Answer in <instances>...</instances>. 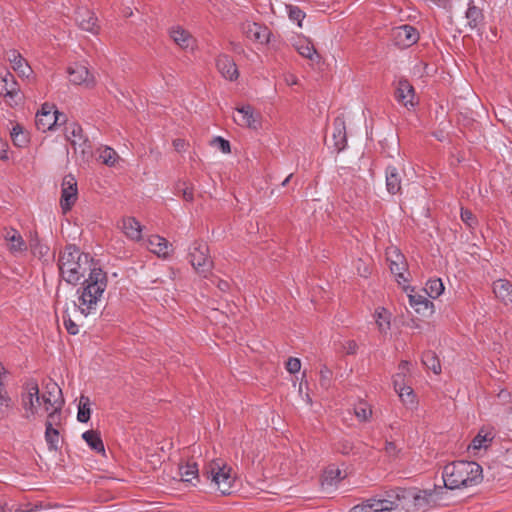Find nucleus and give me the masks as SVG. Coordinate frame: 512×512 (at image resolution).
I'll list each match as a JSON object with an SVG mask.
<instances>
[{
    "label": "nucleus",
    "mask_w": 512,
    "mask_h": 512,
    "mask_svg": "<svg viewBox=\"0 0 512 512\" xmlns=\"http://www.w3.org/2000/svg\"><path fill=\"white\" fill-rule=\"evenodd\" d=\"M65 136L77 151V144L85 137L83 135L82 127L77 123H69L65 128Z\"/></svg>",
    "instance_id": "obj_31"
},
{
    "label": "nucleus",
    "mask_w": 512,
    "mask_h": 512,
    "mask_svg": "<svg viewBox=\"0 0 512 512\" xmlns=\"http://www.w3.org/2000/svg\"><path fill=\"white\" fill-rule=\"evenodd\" d=\"M332 372L326 366H323L320 370V385L327 388L330 385Z\"/></svg>",
    "instance_id": "obj_51"
},
{
    "label": "nucleus",
    "mask_w": 512,
    "mask_h": 512,
    "mask_svg": "<svg viewBox=\"0 0 512 512\" xmlns=\"http://www.w3.org/2000/svg\"><path fill=\"white\" fill-rule=\"evenodd\" d=\"M433 496L432 491L428 490H405V489H398L396 491H391L389 493V497L391 499H395L397 497L398 505L397 509L399 507L405 508L404 501L407 499L413 500V506L415 509H425L427 506L430 505V499Z\"/></svg>",
    "instance_id": "obj_5"
},
{
    "label": "nucleus",
    "mask_w": 512,
    "mask_h": 512,
    "mask_svg": "<svg viewBox=\"0 0 512 512\" xmlns=\"http://www.w3.org/2000/svg\"><path fill=\"white\" fill-rule=\"evenodd\" d=\"M422 363L423 365L432 370L435 374L441 373V364L440 360L437 357L436 353L433 351H426L422 354Z\"/></svg>",
    "instance_id": "obj_33"
},
{
    "label": "nucleus",
    "mask_w": 512,
    "mask_h": 512,
    "mask_svg": "<svg viewBox=\"0 0 512 512\" xmlns=\"http://www.w3.org/2000/svg\"><path fill=\"white\" fill-rule=\"evenodd\" d=\"M4 238L9 243V250L12 253H21L27 249L25 241L15 229L7 230Z\"/></svg>",
    "instance_id": "obj_27"
},
{
    "label": "nucleus",
    "mask_w": 512,
    "mask_h": 512,
    "mask_svg": "<svg viewBox=\"0 0 512 512\" xmlns=\"http://www.w3.org/2000/svg\"><path fill=\"white\" fill-rule=\"evenodd\" d=\"M78 149L84 159H88L92 156V146L87 137H84L83 140L77 144V150Z\"/></svg>",
    "instance_id": "obj_46"
},
{
    "label": "nucleus",
    "mask_w": 512,
    "mask_h": 512,
    "mask_svg": "<svg viewBox=\"0 0 512 512\" xmlns=\"http://www.w3.org/2000/svg\"><path fill=\"white\" fill-rule=\"evenodd\" d=\"M409 365V362L408 361H402L399 365V368L401 370H405L407 368V366Z\"/></svg>",
    "instance_id": "obj_64"
},
{
    "label": "nucleus",
    "mask_w": 512,
    "mask_h": 512,
    "mask_svg": "<svg viewBox=\"0 0 512 512\" xmlns=\"http://www.w3.org/2000/svg\"><path fill=\"white\" fill-rule=\"evenodd\" d=\"M45 393L40 396L41 401H43L45 405V410L48 411L52 407H56L58 404L63 405L64 399L62 397V391L58 384L52 380H50L46 384Z\"/></svg>",
    "instance_id": "obj_14"
},
{
    "label": "nucleus",
    "mask_w": 512,
    "mask_h": 512,
    "mask_svg": "<svg viewBox=\"0 0 512 512\" xmlns=\"http://www.w3.org/2000/svg\"><path fill=\"white\" fill-rule=\"evenodd\" d=\"M354 412L360 421H367L372 415V411L366 403H359L355 407Z\"/></svg>",
    "instance_id": "obj_44"
},
{
    "label": "nucleus",
    "mask_w": 512,
    "mask_h": 512,
    "mask_svg": "<svg viewBox=\"0 0 512 512\" xmlns=\"http://www.w3.org/2000/svg\"><path fill=\"white\" fill-rule=\"evenodd\" d=\"M216 67L218 72L229 81H235L239 77L238 68L234 60L227 54L218 55Z\"/></svg>",
    "instance_id": "obj_13"
},
{
    "label": "nucleus",
    "mask_w": 512,
    "mask_h": 512,
    "mask_svg": "<svg viewBox=\"0 0 512 512\" xmlns=\"http://www.w3.org/2000/svg\"><path fill=\"white\" fill-rule=\"evenodd\" d=\"M67 72L70 82L75 85L85 84L87 87H90L95 83L94 76L83 64L75 63L70 65L67 69Z\"/></svg>",
    "instance_id": "obj_10"
},
{
    "label": "nucleus",
    "mask_w": 512,
    "mask_h": 512,
    "mask_svg": "<svg viewBox=\"0 0 512 512\" xmlns=\"http://www.w3.org/2000/svg\"><path fill=\"white\" fill-rule=\"evenodd\" d=\"M498 398L501 399L503 402H507L510 398V393L507 390H501L498 393Z\"/></svg>",
    "instance_id": "obj_61"
},
{
    "label": "nucleus",
    "mask_w": 512,
    "mask_h": 512,
    "mask_svg": "<svg viewBox=\"0 0 512 512\" xmlns=\"http://www.w3.org/2000/svg\"><path fill=\"white\" fill-rule=\"evenodd\" d=\"M198 467L196 463H187L179 466V475L184 482H191L192 479L198 478Z\"/></svg>",
    "instance_id": "obj_35"
},
{
    "label": "nucleus",
    "mask_w": 512,
    "mask_h": 512,
    "mask_svg": "<svg viewBox=\"0 0 512 512\" xmlns=\"http://www.w3.org/2000/svg\"><path fill=\"white\" fill-rule=\"evenodd\" d=\"M60 117H63V121L67 122L66 115H60L57 116L55 114H49V115H36L35 116V125L39 131L46 132L49 130H52L54 126L57 125V123L60 120Z\"/></svg>",
    "instance_id": "obj_28"
},
{
    "label": "nucleus",
    "mask_w": 512,
    "mask_h": 512,
    "mask_svg": "<svg viewBox=\"0 0 512 512\" xmlns=\"http://www.w3.org/2000/svg\"><path fill=\"white\" fill-rule=\"evenodd\" d=\"M45 440L50 451H58L61 448L60 434L57 428H45Z\"/></svg>",
    "instance_id": "obj_34"
},
{
    "label": "nucleus",
    "mask_w": 512,
    "mask_h": 512,
    "mask_svg": "<svg viewBox=\"0 0 512 512\" xmlns=\"http://www.w3.org/2000/svg\"><path fill=\"white\" fill-rule=\"evenodd\" d=\"M285 366L289 373L295 374L301 369V361L296 357H289Z\"/></svg>",
    "instance_id": "obj_48"
},
{
    "label": "nucleus",
    "mask_w": 512,
    "mask_h": 512,
    "mask_svg": "<svg viewBox=\"0 0 512 512\" xmlns=\"http://www.w3.org/2000/svg\"><path fill=\"white\" fill-rule=\"evenodd\" d=\"M465 17L467 19V24L470 29H478L481 25L484 24V14L481 7H479L475 0L468 1V8L465 12Z\"/></svg>",
    "instance_id": "obj_18"
},
{
    "label": "nucleus",
    "mask_w": 512,
    "mask_h": 512,
    "mask_svg": "<svg viewBox=\"0 0 512 512\" xmlns=\"http://www.w3.org/2000/svg\"><path fill=\"white\" fill-rule=\"evenodd\" d=\"M235 122L244 127L257 130L261 126L260 115L255 113L251 105L242 106L237 109Z\"/></svg>",
    "instance_id": "obj_11"
},
{
    "label": "nucleus",
    "mask_w": 512,
    "mask_h": 512,
    "mask_svg": "<svg viewBox=\"0 0 512 512\" xmlns=\"http://www.w3.org/2000/svg\"><path fill=\"white\" fill-rule=\"evenodd\" d=\"M173 41L182 49L193 48L194 39L191 34L180 26L173 27L170 31Z\"/></svg>",
    "instance_id": "obj_24"
},
{
    "label": "nucleus",
    "mask_w": 512,
    "mask_h": 512,
    "mask_svg": "<svg viewBox=\"0 0 512 512\" xmlns=\"http://www.w3.org/2000/svg\"><path fill=\"white\" fill-rule=\"evenodd\" d=\"M182 196L186 201L190 202L193 200V191L186 187L182 190Z\"/></svg>",
    "instance_id": "obj_60"
},
{
    "label": "nucleus",
    "mask_w": 512,
    "mask_h": 512,
    "mask_svg": "<svg viewBox=\"0 0 512 512\" xmlns=\"http://www.w3.org/2000/svg\"><path fill=\"white\" fill-rule=\"evenodd\" d=\"M49 114H55L57 116L65 115L64 113L59 112L53 104L50 103H44L42 104L41 110H39L36 115H49Z\"/></svg>",
    "instance_id": "obj_49"
},
{
    "label": "nucleus",
    "mask_w": 512,
    "mask_h": 512,
    "mask_svg": "<svg viewBox=\"0 0 512 512\" xmlns=\"http://www.w3.org/2000/svg\"><path fill=\"white\" fill-rule=\"evenodd\" d=\"M398 103L405 107H414V88L407 79H400L394 93Z\"/></svg>",
    "instance_id": "obj_15"
},
{
    "label": "nucleus",
    "mask_w": 512,
    "mask_h": 512,
    "mask_svg": "<svg viewBox=\"0 0 512 512\" xmlns=\"http://www.w3.org/2000/svg\"><path fill=\"white\" fill-rule=\"evenodd\" d=\"M398 395L402 402L406 405H414L415 403V395L411 387L403 386L399 387Z\"/></svg>",
    "instance_id": "obj_43"
},
{
    "label": "nucleus",
    "mask_w": 512,
    "mask_h": 512,
    "mask_svg": "<svg viewBox=\"0 0 512 512\" xmlns=\"http://www.w3.org/2000/svg\"><path fill=\"white\" fill-rule=\"evenodd\" d=\"M386 174V189L388 193L395 195L401 192L402 178L399 170L394 166H388L385 171Z\"/></svg>",
    "instance_id": "obj_22"
},
{
    "label": "nucleus",
    "mask_w": 512,
    "mask_h": 512,
    "mask_svg": "<svg viewBox=\"0 0 512 512\" xmlns=\"http://www.w3.org/2000/svg\"><path fill=\"white\" fill-rule=\"evenodd\" d=\"M11 398L8 396L5 388L0 381V417L4 418L8 415V410L11 408Z\"/></svg>",
    "instance_id": "obj_41"
},
{
    "label": "nucleus",
    "mask_w": 512,
    "mask_h": 512,
    "mask_svg": "<svg viewBox=\"0 0 512 512\" xmlns=\"http://www.w3.org/2000/svg\"><path fill=\"white\" fill-rule=\"evenodd\" d=\"M217 286L221 291H226L229 288V283L225 280H219Z\"/></svg>",
    "instance_id": "obj_62"
},
{
    "label": "nucleus",
    "mask_w": 512,
    "mask_h": 512,
    "mask_svg": "<svg viewBox=\"0 0 512 512\" xmlns=\"http://www.w3.org/2000/svg\"><path fill=\"white\" fill-rule=\"evenodd\" d=\"M397 505V497L391 499L388 494L387 498L368 499L362 504L354 506L349 512H390L397 509Z\"/></svg>",
    "instance_id": "obj_7"
},
{
    "label": "nucleus",
    "mask_w": 512,
    "mask_h": 512,
    "mask_svg": "<svg viewBox=\"0 0 512 512\" xmlns=\"http://www.w3.org/2000/svg\"><path fill=\"white\" fill-rule=\"evenodd\" d=\"M289 17L292 20H296L300 23V21L305 17V14L298 7H290Z\"/></svg>",
    "instance_id": "obj_55"
},
{
    "label": "nucleus",
    "mask_w": 512,
    "mask_h": 512,
    "mask_svg": "<svg viewBox=\"0 0 512 512\" xmlns=\"http://www.w3.org/2000/svg\"><path fill=\"white\" fill-rule=\"evenodd\" d=\"M424 290L430 298L435 299L443 293L444 285L441 279H433L426 283Z\"/></svg>",
    "instance_id": "obj_38"
},
{
    "label": "nucleus",
    "mask_w": 512,
    "mask_h": 512,
    "mask_svg": "<svg viewBox=\"0 0 512 512\" xmlns=\"http://www.w3.org/2000/svg\"><path fill=\"white\" fill-rule=\"evenodd\" d=\"M77 182L72 175H66L62 182L61 208L64 212L69 211L77 200Z\"/></svg>",
    "instance_id": "obj_9"
},
{
    "label": "nucleus",
    "mask_w": 512,
    "mask_h": 512,
    "mask_svg": "<svg viewBox=\"0 0 512 512\" xmlns=\"http://www.w3.org/2000/svg\"><path fill=\"white\" fill-rule=\"evenodd\" d=\"M410 306L416 311V313L422 316H430L433 313V303L429 301L425 296L420 294H409Z\"/></svg>",
    "instance_id": "obj_20"
},
{
    "label": "nucleus",
    "mask_w": 512,
    "mask_h": 512,
    "mask_svg": "<svg viewBox=\"0 0 512 512\" xmlns=\"http://www.w3.org/2000/svg\"><path fill=\"white\" fill-rule=\"evenodd\" d=\"M75 21L78 26L87 32L96 34L98 32L97 17L91 10L81 7L75 12Z\"/></svg>",
    "instance_id": "obj_12"
},
{
    "label": "nucleus",
    "mask_w": 512,
    "mask_h": 512,
    "mask_svg": "<svg viewBox=\"0 0 512 512\" xmlns=\"http://www.w3.org/2000/svg\"><path fill=\"white\" fill-rule=\"evenodd\" d=\"M19 91L12 73L0 69V95L13 98Z\"/></svg>",
    "instance_id": "obj_19"
},
{
    "label": "nucleus",
    "mask_w": 512,
    "mask_h": 512,
    "mask_svg": "<svg viewBox=\"0 0 512 512\" xmlns=\"http://www.w3.org/2000/svg\"><path fill=\"white\" fill-rule=\"evenodd\" d=\"M170 243L167 239L153 235L148 239V249L158 256L167 257L170 253Z\"/></svg>",
    "instance_id": "obj_25"
},
{
    "label": "nucleus",
    "mask_w": 512,
    "mask_h": 512,
    "mask_svg": "<svg viewBox=\"0 0 512 512\" xmlns=\"http://www.w3.org/2000/svg\"><path fill=\"white\" fill-rule=\"evenodd\" d=\"M91 416L90 400L86 396H81L78 406L77 419L79 422L86 423Z\"/></svg>",
    "instance_id": "obj_37"
},
{
    "label": "nucleus",
    "mask_w": 512,
    "mask_h": 512,
    "mask_svg": "<svg viewBox=\"0 0 512 512\" xmlns=\"http://www.w3.org/2000/svg\"><path fill=\"white\" fill-rule=\"evenodd\" d=\"M383 321L384 322L377 321L381 330L389 328L390 325V322L388 320L384 319Z\"/></svg>",
    "instance_id": "obj_63"
},
{
    "label": "nucleus",
    "mask_w": 512,
    "mask_h": 512,
    "mask_svg": "<svg viewBox=\"0 0 512 512\" xmlns=\"http://www.w3.org/2000/svg\"><path fill=\"white\" fill-rule=\"evenodd\" d=\"M123 231L127 237L132 240H140L142 226L139 221H137L134 217H127L123 219Z\"/></svg>",
    "instance_id": "obj_29"
},
{
    "label": "nucleus",
    "mask_w": 512,
    "mask_h": 512,
    "mask_svg": "<svg viewBox=\"0 0 512 512\" xmlns=\"http://www.w3.org/2000/svg\"><path fill=\"white\" fill-rule=\"evenodd\" d=\"M62 318L63 324L69 334L76 335L79 333L78 325L71 319L70 315L66 311L63 313Z\"/></svg>",
    "instance_id": "obj_45"
},
{
    "label": "nucleus",
    "mask_w": 512,
    "mask_h": 512,
    "mask_svg": "<svg viewBox=\"0 0 512 512\" xmlns=\"http://www.w3.org/2000/svg\"><path fill=\"white\" fill-rule=\"evenodd\" d=\"M93 259L87 253H82L73 244L65 247L60 253L58 267L63 279L76 285L89 271L88 278L83 282V287L78 290V305L74 303L83 316H88L96 310V306L107 287V275L101 269L92 267Z\"/></svg>",
    "instance_id": "obj_1"
},
{
    "label": "nucleus",
    "mask_w": 512,
    "mask_h": 512,
    "mask_svg": "<svg viewBox=\"0 0 512 512\" xmlns=\"http://www.w3.org/2000/svg\"><path fill=\"white\" fill-rule=\"evenodd\" d=\"M213 143L223 153L227 154L231 152L230 142L220 136L215 137Z\"/></svg>",
    "instance_id": "obj_50"
},
{
    "label": "nucleus",
    "mask_w": 512,
    "mask_h": 512,
    "mask_svg": "<svg viewBox=\"0 0 512 512\" xmlns=\"http://www.w3.org/2000/svg\"><path fill=\"white\" fill-rule=\"evenodd\" d=\"M461 219L470 228H473L477 223L475 216L468 209H461Z\"/></svg>",
    "instance_id": "obj_47"
},
{
    "label": "nucleus",
    "mask_w": 512,
    "mask_h": 512,
    "mask_svg": "<svg viewBox=\"0 0 512 512\" xmlns=\"http://www.w3.org/2000/svg\"><path fill=\"white\" fill-rule=\"evenodd\" d=\"M337 450L343 455H348L353 450V443L347 439H342L338 443Z\"/></svg>",
    "instance_id": "obj_52"
},
{
    "label": "nucleus",
    "mask_w": 512,
    "mask_h": 512,
    "mask_svg": "<svg viewBox=\"0 0 512 512\" xmlns=\"http://www.w3.org/2000/svg\"><path fill=\"white\" fill-rule=\"evenodd\" d=\"M392 36L395 45L400 48H408L419 40L417 29L408 24L394 28Z\"/></svg>",
    "instance_id": "obj_8"
},
{
    "label": "nucleus",
    "mask_w": 512,
    "mask_h": 512,
    "mask_svg": "<svg viewBox=\"0 0 512 512\" xmlns=\"http://www.w3.org/2000/svg\"><path fill=\"white\" fill-rule=\"evenodd\" d=\"M82 438L93 451L97 453H105L104 444L99 432L95 430H87L82 434Z\"/></svg>",
    "instance_id": "obj_30"
},
{
    "label": "nucleus",
    "mask_w": 512,
    "mask_h": 512,
    "mask_svg": "<svg viewBox=\"0 0 512 512\" xmlns=\"http://www.w3.org/2000/svg\"><path fill=\"white\" fill-rule=\"evenodd\" d=\"M21 404L26 411L24 414L26 419L35 416L38 411V406L41 404L39 385L35 379H29L24 383L23 392L21 394Z\"/></svg>",
    "instance_id": "obj_6"
},
{
    "label": "nucleus",
    "mask_w": 512,
    "mask_h": 512,
    "mask_svg": "<svg viewBox=\"0 0 512 512\" xmlns=\"http://www.w3.org/2000/svg\"><path fill=\"white\" fill-rule=\"evenodd\" d=\"M99 158L103 164L108 165V166H113L118 159V154L116 153V151L114 149H112L110 147H105L101 151Z\"/></svg>",
    "instance_id": "obj_42"
},
{
    "label": "nucleus",
    "mask_w": 512,
    "mask_h": 512,
    "mask_svg": "<svg viewBox=\"0 0 512 512\" xmlns=\"http://www.w3.org/2000/svg\"><path fill=\"white\" fill-rule=\"evenodd\" d=\"M387 259L390 262V270L395 275L397 282L399 284H401L402 281L407 282L408 280L404 276V272L407 269L404 255L394 250Z\"/></svg>",
    "instance_id": "obj_16"
},
{
    "label": "nucleus",
    "mask_w": 512,
    "mask_h": 512,
    "mask_svg": "<svg viewBox=\"0 0 512 512\" xmlns=\"http://www.w3.org/2000/svg\"><path fill=\"white\" fill-rule=\"evenodd\" d=\"M173 146L176 151L181 152L185 150L186 143L183 139H175L173 141Z\"/></svg>",
    "instance_id": "obj_58"
},
{
    "label": "nucleus",
    "mask_w": 512,
    "mask_h": 512,
    "mask_svg": "<svg viewBox=\"0 0 512 512\" xmlns=\"http://www.w3.org/2000/svg\"><path fill=\"white\" fill-rule=\"evenodd\" d=\"M343 350L348 355H354L357 352L358 345L354 340H348L343 344Z\"/></svg>",
    "instance_id": "obj_54"
},
{
    "label": "nucleus",
    "mask_w": 512,
    "mask_h": 512,
    "mask_svg": "<svg viewBox=\"0 0 512 512\" xmlns=\"http://www.w3.org/2000/svg\"><path fill=\"white\" fill-rule=\"evenodd\" d=\"M231 470L232 469L225 464L213 461L208 465L203 475H206L207 479H210L215 484L217 490L223 495H226L231 493L230 489L234 482Z\"/></svg>",
    "instance_id": "obj_3"
},
{
    "label": "nucleus",
    "mask_w": 512,
    "mask_h": 512,
    "mask_svg": "<svg viewBox=\"0 0 512 512\" xmlns=\"http://www.w3.org/2000/svg\"><path fill=\"white\" fill-rule=\"evenodd\" d=\"M483 430H481L472 440L469 448L474 450H479L481 448H486L488 444L493 441V436L490 433L482 434Z\"/></svg>",
    "instance_id": "obj_39"
},
{
    "label": "nucleus",
    "mask_w": 512,
    "mask_h": 512,
    "mask_svg": "<svg viewBox=\"0 0 512 512\" xmlns=\"http://www.w3.org/2000/svg\"><path fill=\"white\" fill-rule=\"evenodd\" d=\"M448 489H459L479 484L483 480L482 467L474 461H455L447 464L442 473Z\"/></svg>",
    "instance_id": "obj_2"
},
{
    "label": "nucleus",
    "mask_w": 512,
    "mask_h": 512,
    "mask_svg": "<svg viewBox=\"0 0 512 512\" xmlns=\"http://www.w3.org/2000/svg\"><path fill=\"white\" fill-rule=\"evenodd\" d=\"M247 36L261 44L270 42L271 32L266 26H262L258 23L249 24L246 30Z\"/></svg>",
    "instance_id": "obj_23"
},
{
    "label": "nucleus",
    "mask_w": 512,
    "mask_h": 512,
    "mask_svg": "<svg viewBox=\"0 0 512 512\" xmlns=\"http://www.w3.org/2000/svg\"><path fill=\"white\" fill-rule=\"evenodd\" d=\"M333 146L338 152L343 150L347 143L345 123L341 118H336L334 121L333 133Z\"/></svg>",
    "instance_id": "obj_21"
},
{
    "label": "nucleus",
    "mask_w": 512,
    "mask_h": 512,
    "mask_svg": "<svg viewBox=\"0 0 512 512\" xmlns=\"http://www.w3.org/2000/svg\"><path fill=\"white\" fill-rule=\"evenodd\" d=\"M63 405L58 404L56 407H52V411L48 414L46 422H45V428H48L50 425V428H55L57 426L61 425L62 421V409Z\"/></svg>",
    "instance_id": "obj_40"
},
{
    "label": "nucleus",
    "mask_w": 512,
    "mask_h": 512,
    "mask_svg": "<svg viewBox=\"0 0 512 512\" xmlns=\"http://www.w3.org/2000/svg\"><path fill=\"white\" fill-rule=\"evenodd\" d=\"M6 59L10 62L13 70L17 72L20 77H29L31 68L17 50L12 49L7 51Z\"/></svg>",
    "instance_id": "obj_17"
},
{
    "label": "nucleus",
    "mask_w": 512,
    "mask_h": 512,
    "mask_svg": "<svg viewBox=\"0 0 512 512\" xmlns=\"http://www.w3.org/2000/svg\"><path fill=\"white\" fill-rule=\"evenodd\" d=\"M495 296L505 304L512 303V283L507 280L499 279L493 284Z\"/></svg>",
    "instance_id": "obj_26"
},
{
    "label": "nucleus",
    "mask_w": 512,
    "mask_h": 512,
    "mask_svg": "<svg viewBox=\"0 0 512 512\" xmlns=\"http://www.w3.org/2000/svg\"><path fill=\"white\" fill-rule=\"evenodd\" d=\"M10 134L13 144L17 147H24L29 142L28 134L20 124H16Z\"/></svg>",
    "instance_id": "obj_36"
},
{
    "label": "nucleus",
    "mask_w": 512,
    "mask_h": 512,
    "mask_svg": "<svg viewBox=\"0 0 512 512\" xmlns=\"http://www.w3.org/2000/svg\"><path fill=\"white\" fill-rule=\"evenodd\" d=\"M295 48L302 57L307 58L312 62H318L320 60V56L317 53L316 49L307 40H300L295 45Z\"/></svg>",
    "instance_id": "obj_32"
},
{
    "label": "nucleus",
    "mask_w": 512,
    "mask_h": 512,
    "mask_svg": "<svg viewBox=\"0 0 512 512\" xmlns=\"http://www.w3.org/2000/svg\"><path fill=\"white\" fill-rule=\"evenodd\" d=\"M0 159H8V144L5 141L0 140Z\"/></svg>",
    "instance_id": "obj_57"
},
{
    "label": "nucleus",
    "mask_w": 512,
    "mask_h": 512,
    "mask_svg": "<svg viewBox=\"0 0 512 512\" xmlns=\"http://www.w3.org/2000/svg\"><path fill=\"white\" fill-rule=\"evenodd\" d=\"M189 258L194 269L205 277L213 267V262L209 255V247L202 241H195L192 244L190 247Z\"/></svg>",
    "instance_id": "obj_4"
},
{
    "label": "nucleus",
    "mask_w": 512,
    "mask_h": 512,
    "mask_svg": "<svg viewBox=\"0 0 512 512\" xmlns=\"http://www.w3.org/2000/svg\"><path fill=\"white\" fill-rule=\"evenodd\" d=\"M385 452L392 457H395L398 453L397 447L394 442L386 441L385 443Z\"/></svg>",
    "instance_id": "obj_56"
},
{
    "label": "nucleus",
    "mask_w": 512,
    "mask_h": 512,
    "mask_svg": "<svg viewBox=\"0 0 512 512\" xmlns=\"http://www.w3.org/2000/svg\"><path fill=\"white\" fill-rule=\"evenodd\" d=\"M339 469H330L325 472V481L328 485H333L334 481L340 478Z\"/></svg>",
    "instance_id": "obj_53"
},
{
    "label": "nucleus",
    "mask_w": 512,
    "mask_h": 512,
    "mask_svg": "<svg viewBox=\"0 0 512 512\" xmlns=\"http://www.w3.org/2000/svg\"><path fill=\"white\" fill-rule=\"evenodd\" d=\"M402 381H403V377H402V375H401V374H397V375L395 376V378H394V381H393V382H394V389H395V391H396L397 393H398L399 387H403V386H405V385L402 383Z\"/></svg>",
    "instance_id": "obj_59"
}]
</instances>
